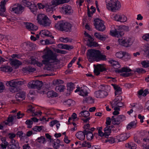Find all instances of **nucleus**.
<instances>
[{
  "label": "nucleus",
  "mask_w": 149,
  "mask_h": 149,
  "mask_svg": "<svg viewBox=\"0 0 149 149\" xmlns=\"http://www.w3.org/2000/svg\"><path fill=\"white\" fill-rule=\"evenodd\" d=\"M23 69L25 71L27 70L30 72H33L36 70V69L35 68L29 67L28 68H23Z\"/></svg>",
  "instance_id": "obj_52"
},
{
  "label": "nucleus",
  "mask_w": 149,
  "mask_h": 149,
  "mask_svg": "<svg viewBox=\"0 0 149 149\" xmlns=\"http://www.w3.org/2000/svg\"><path fill=\"white\" fill-rule=\"evenodd\" d=\"M24 8L21 5L18 4L16 6L13 8H12L11 11L15 13L19 14L22 13L23 11L24 10Z\"/></svg>",
  "instance_id": "obj_14"
},
{
  "label": "nucleus",
  "mask_w": 149,
  "mask_h": 149,
  "mask_svg": "<svg viewBox=\"0 0 149 149\" xmlns=\"http://www.w3.org/2000/svg\"><path fill=\"white\" fill-rule=\"evenodd\" d=\"M111 121H112L111 119L109 117L107 118L106 122L107 126L110 125Z\"/></svg>",
  "instance_id": "obj_59"
},
{
  "label": "nucleus",
  "mask_w": 149,
  "mask_h": 149,
  "mask_svg": "<svg viewBox=\"0 0 149 149\" xmlns=\"http://www.w3.org/2000/svg\"><path fill=\"white\" fill-rule=\"evenodd\" d=\"M52 17L55 20H59L61 18V15L56 16L55 15H53Z\"/></svg>",
  "instance_id": "obj_64"
},
{
  "label": "nucleus",
  "mask_w": 149,
  "mask_h": 149,
  "mask_svg": "<svg viewBox=\"0 0 149 149\" xmlns=\"http://www.w3.org/2000/svg\"><path fill=\"white\" fill-rule=\"evenodd\" d=\"M109 142L110 143H113L115 142V139L113 138H109L105 140V142Z\"/></svg>",
  "instance_id": "obj_54"
},
{
  "label": "nucleus",
  "mask_w": 149,
  "mask_h": 149,
  "mask_svg": "<svg viewBox=\"0 0 149 149\" xmlns=\"http://www.w3.org/2000/svg\"><path fill=\"white\" fill-rule=\"evenodd\" d=\"M40 35H43L46 36L51 37L52 38H53L54 37L52 36V33L49 31L47 30H42L40 33Z\"/></svg>",
  "instance_id": "obj_27"
},
{
  "label": "nucleus",
  "mask_w": 149,
  "mask_h": 149,
  "mask_svg": "<svg viewBox=\"0 0 149 149\" xmlns=\"http://www.w3.org/2000/svg\"><path fill=\"white\" fill-rule=\"evenodd\" d=\"M64 83L63 81L60 79H57L56 81H54V83L56 85H59L60 84H62Z\"/></svg>",
  "instance_id": "obj_56"
},
{
  "label": "nucleus",
  "mask_w": 149,
  "mask_h": 149,
  "mask_svg": "<svg viewBox=\"0 0 149 149\" xmlns=\"http://www.w3.org/2000/svg\"><path fill=\"white\" fill-rule=\"evenodd\" d=\"M75 135L81 141L84 140L85 137L84 130L83 132L79 131L77 132Z\"/></svg>",
  "instance_id": "obj_24"
},
{
  "label": "nucleus",
  "mask_w": 149,
  "mask_h": 149,
  "mask_svg": "<svg viewBox=\"0 0 149 149\" xmlns=\"http://www.w3.org/2000/svg\"><path fill=\"white\" fill-rule=\"evenodd\" d=\"M141 64L143 67L144 68H147L149 67V61H143L141 62Z\"/></svg>",
  "instance_id": "obj_49"
},
{
  "label": "nucleus",
  "mask_w": 149,
  "mask_h": 149,
  "mask_svg": "<svg viewBox=\"0 0 149 149\" xmlns=\"http://www.w3.org/2000/svg\"><path fill=\"white\" fill-rule=\"evenodd\" d=\"M136 72H137L138 73H144L146 72L145 70L142 68H138L136 69Z\"/></svg>",
  "instance_id": "obj_51"
},
{
  "label": "nucleus",
  "mask_w": 149,
  "mask_h": 149,
  "mask_svg": "<svg viewBox=\"0 0 149 149\" xmlns=\"http://www.w3.org/2000/svg\"><path fill=\"white\" fill-rule=\"evenodd\" d=\"M11 64L14 66L16 68H18L19 66L22 64L21 62L17 60H13L11 61Z\"/></svg>",
  "instance_id": "obj_29"
},
{
  "label": "nucleus",
  "mask_w": 149,
  "mask_h": 149,
  "mask_svg": "<svg viewBox=\"0 0 149 149\" xmlns=\"http://www.w3.org/2000/svg\"><path fill=\"white\" fill-rule=\"evenodd\" d=\"M62 10L64 11L66 14H71L73 13V10L71 6L69 5H64L61 7Z\"/></svg>",
  "instance_id": "obj_15"
},
{
  "label": "nucleus",
  "mask_w": 149,
  "mask_h": 149,
  "mask_svg": "<svg viewBox=\"0 0 149 149\" xmlns=\"http://www.w3.org/2000/svg\"><path fill=\"white\" fill-rule=\"evenodd\" d=\"M52 6H54V7H55L54 5H52L51 3V4H50V3L45 4V9L47 13H52L54 10V7Z\"/></svg>",
  "instance_id": "obj_25"
},
{
  "label": "nucleus",
  "mask_w": 149,
  "mask_h": 149,
  "mask_svg": "<svg viewBox=\"0 0 149 149\" xmlns=\"http://www.w3.org/2000/svg\"><path fill=\"white\" fill-rule=\"evenodd\" d=\"M70 1V0H52L51 3H52V5H54L55 6H56L60 4L68 3Z\"/></svg>",
  "instance_id": "obj_17"
},
{
  "label": "nucleus",
  "mask_w": 149,
  "mask_h": 149,
  "mask_svg": "<svg viewBox=\"0 0 149 149\" xmlns=\"http://www.w3.org/2000/svg\"><path fill=\"white\" fill-rule=\"evenodd\" d=\"M36 19L38 24L44 27L49 26L51 23V20L44 14L40 13L38 15Z\"/></svg>",
  "instance_id": "obj_4"
},
{
  "label": "nucleus",
  "mask_w": 149,
  "mask_h": 149,
  "mask_svg": "<svg viewBox=\"0 0 149 149\" xmlns=\"http://www.w3.org/2000/svg\"><path fill=\"white\" fill-rule=\"evenodd\" d=\"M90 113L89 111H83L80 112L79 114V116L80 117H87L90 115Z\"/></svg>",
  "instance_id": "obj_33"
},
{
  "label": "nucleus",
  "mask_w": 149,
  "mask_h": 149,
  "mask_svg": "<svg viewBox=\"0 0 149 149\" xmlns=\"http://www.w3.org/2000/svg\"><path fill=\"white\" fill-rule=\"evenodd\" d=\"M86 57L89 61H98L107 59L105 55L102 54L99 50L95 49L88 50L86 52Z\"/></svg>",
  "instance_id": "obj_1"
},
{
  "label": "nucleus",
  "mask_w": 149,
  "mask_h": 149,
  "mask_svg": "<svg viewBox=\"0 0 149 149\" xmlns=\"http://www.w3.org/2000/svg\"><path fill=\"white\" fill-rule=\"evenodd\" d=\"M74 85L73 84L70 83L68 84L67 86V89L69 91H72L74 88Z\"/></svg>",
  "instance_id": "obj_45"
},
{
  "label": "nucleus",
  "mask_w": 149,
  "mask_h": 149,
  "mask_svg": "<svg viewBox=\"0 0 149 149\" xmlns=\"http://www.w3.org/2000/svg\"><path fill=\"white\" fill-rule=\"evenodd\" d=\"M126 118V117L123 115L112 116L111 117L112 123L114 125H119L121 122L125 120Z\"/></svg>",
  "instance_id": "obj_7"
},
{
  "label": "nucleus",
  "mask_w": 149,
  "mask_h": 149,
  "mask_svg": "<svg viewBox=\"0 0 149 149\" xmlns=\"http://www.w3.org/2000/svg\"><path fill=\"white\" fill-rule=\"evenodd\" d=\"M10 82H12L10 81H7V84H8V85L10 87L9 89L10 91L12 93L17 92L18 91V89L17 87V86L14 84H13L14 85H13V86L10 85Z\"/></svg>",
  "instance_id": "obj_26"
},
{
  "label": "nucleus",
  "mask_w": 149,
  "mask_h": 149,
  "mask_svg": "<svg viewBox=\"0 0 149 149\" xmlns=\"http://www.w3.org/2000/svg\"><path fill=\"white\" fill-rule=\"evenodd\" d=\"M60 40L62 42H67L69 41V39L68 38H63L61 37L60 38Z\"/></svg>",
  "instance_id": "obj_60"
},
{
  "label": "nucleus",
  "mask_w": 149,
  "mask_h": 149,
  "mask_svg": "<svg viewBox=\"0 0 149 149\" xmlns=\"http://www.w3.org/2000/svg\"><path fill=\"white\" fill-rule=\"evenodd\" d=\"M65 88V86L63 85H58L56 86L55 89L57 91L61 92L64 91Z\"/></svg>",
  "instance_id": "obj_37"
},
{
  "label": "nucleus",
  "mask_w": 149,
  "mask_h": 149,
  "mask_svg": "<svg viewBox=\"0 0 149 149\" xmlns=\"http://www.w3.org/2000/svg\"><path fill=\"white\" fill-rule=\"evenodd\" d=\"M25 26L29 31H36L38 29L37 26L31 23H26L25 24Z\"/></svg>",
  "instance_id": "obj_20"
},
{
  "label": "nucleus",
  "mask_w": 149,
  "mask_h": 149,
  "mask_svg": "<svg viewBox=\"0 0 149 149\" xmlns=\"http://www.w3.org/2000/svg\"><path fill=\"white\" fill-rule=\"evenodd\" d=\"M72 25L70 23L64 21H60L55 24V28L61 31L70 32Z\"/></svg>",
  "instance_id": "obj_3"
},
{
  "label": "nucleus",
  "mask_w": 149,
  "mask_h": 149,
  "mask_svg": "<svg viewBox=\"0 0 149 149\" xmlns=\"http://www.w3.org/2000/svg\"><path fill=\"white\" fill-rule=\"evenodd\" d=\"M25 93L23 92L17 93L15 95V98L18 101L23 100L25 99Z\"/></svg>",
  "instance_id": "obj_19"
},
{
  "label": "nucleus",
  "mask_w": 149,
  "mask_h": 149,
  "mask_svg": "<svg viewBox=\"0 0 149 149\" xmlns=\"http://www.w3.org/2000/svg\"><path fill=\"white\" fill-rule=\"evenodd\" d=\"M94 36L96 38L101 40H105L106 39L105 35L100 34V33H95Z\"/></svg>",
  "instance_id": "obj_31"
},
{
  "label": "nucleus",
  "mask_w": 149,
  "mask_h": 149,
  "mask_svg": "<svg viewBox=\"0 0 149 149\" xmlns=\"http://www.w3.org/2000/svg\"><path fill=\"white\" fill-rule=\"evenodd\" d=\"M17 135L19 136V137L21 139L25 137L26 136L25 133H24L22 131H18L17 133Z\"/></svg>",
  "instance_id": "obj_48"
},
{
  "label": "nucleus",
  "mask_w": 149,
  "mask_h": 149,
  "mask_svg": "<svg viewBox=\"0 0 149 149\" xmlns=\"http://www.w3.org/2000/svg\"><path fill=\"white\" fill-rule=\"evenodd\" d=\"M0 70L5 72H11L13 70L12 68L8 65H2L0 67Z\"/></svg>",
  "instance_id": "obj_22"
},
{
  "label": "nucleus",
  "mask_w": 149,
  "mask_h": 149,
  "mask_svg": "<svg viewBox=\"0 0 149 149\" xmlns=\"http://www.w3.org/2000/svg\"><path fill=\"white\" fill-rule=\"evenodd\" d=\"M107 0L106 1V5L107 8L109 10L115 11L118 10L121 7L120 3L118 0H110L108 3L107 2Z\"/></svg>",
  "instance_id": "obj_5"
},
{
  "label": "nucleus",
  "mask_w": 149,
  "mask_h": 149,
  "mask_svg": "<svg viewBox=\"0 0 149 149\" xmlns=\"http://www.w3.org/2000/svg\"><path fill=\"white\" fill-rule=\"evenodd\" d=\"M94 25L96 29L100 31H103L106 29L103 21L99 19H96L94 20Z\"/></svg>",
  "instance_id": "obj_6"
},
{
  "label": "nucleus",
  "mask_w": 149,
  "mask_h": 149,
  "mask_svg": "<svg viewBox=\"0 0 149 149\" xmlns=\"http://www.w3.org/2000/svg\"><path fill=\"white\" fill-rule=\"evenodd\" d=\"M37 141L40 143H43L45 141V138L43 136L38 138L37 139Z\"/></svg>",
  "instance_id": "obj_55"
},
{
  "label": "nucleus",
  "mask_w": 149,
  "mask_h": 149,
  "mask_svg": "<svg viewBox=\"0 0 149 149\" xmlns=\"http://www.w3.org/2000/svg\"><path fill=\"white\" fill-rule=\"evenodd\" d=\"M129 137L128 134L124 133L117 136L116 139L118 140V142L123 141L127 139Z\"/></svg>",
  "instance_id": "obj_16"
},
{
  "label": "nucleus",
  "mask_w": 149,
  "mask_h": 149,
  "mask_svg": "<svg viewBox=\"0 0 149 149\" xmlns=\"http://www.w3.org/2000/svg\"><path fill=\"white\" fill-rule=\"evenodd\" d=\"M94 102V100L91 97H88L85 98L83 100V103L86 102L89 104H92Z\"/></svg>",
  "instance_id": "obj_34"
},
{
  "label": "nucleus",
  "mask_w": 149,
  "mask_h": 149,
  "mask_svg": "<svg viewBox=\"0 0 149 149\" xmlns=\"http://www.w3.org/2000/svg\"><path fill=\"white\" fill-rule=\"evenodd\" d=\"M58 47L61 49H65L68 50H70L73 48L72 46H69L67 45H63V44H59L58 45Z\"/></svg>",
  "instance_id": "obj_28"
},
{
  "label": "nucleus",
  "mask_w": 149,
  "mask_h": 149,
  "mask_svg": "<svg viewBox=\"0 0 149 149\" xmlns=\"http://www.w3.org/2000/svg\"><path fill=\"white\" fill-rule=\"evenodd\" d=\"M125 54H123V58L124 60L125 61H127L128 60H129L131 58V56L128 53L124 52Z\"/></svg>",
  "instance_id": "obj_39"
},
{
  "label": "nucleus",
  "mask_w": 149,
  "mask_h": 149,
  "mask_svg": "<svg viewBox=\"0 0 149 149\" xmlns=\"http://www.w3.org/2000/svg\"><path fill=\"white\" fill-rule=\"evenodd\" d=\"M43 128V127L42 126H35L33 128V130L35 132H40L42 130Z\"/></svg>",
  "instance_id": "obj_42"
},
{
  "label": "nucleus",
  "mask_w": 149,
  "mask_h": 149,
  "mask_svg": "<svg viewBox=\"0 0 149 149\" xmlns=\"http://www.w3.org/2000/svg\"><path fill=\"white\" fill-rule=\"evenodd\" d=\"M0 15L1 16H3L5 14L6 8L5 6H1L0 5Z\"/></svg>",
  "instance_id": "obj_44"
},
{
  "label": "nucleus",
  "mask_w": 149,
  "mask_h": 149,
  "mask_svg": "<svg viewBox=\"0 0 149 149\" xmlns=\"http://www.w3.org/2000/svg\"><path fill=\"white\" fill-rule=\"evenodd\" d=\"M95 94L97 98H103L107 96L108 95V93L104 89L103 90H100L96 91L95 93Z\"/></svg>",
  "instance_id": "obj_12"
},
{
  "label": "nucleus",
  "mask_w": 149,
  "mask_h": 149,
  "mask_svg": "<svg viewBox=\"0 0 149 149\" xmlns=\"http://www.w3.org/2000/svg\"><path fill=\"white\" fill-rule=\"evenodd\" d=\"M16 116H12L11 115H10L7 120L4 122L3 123H5V124L6 125H8L9 126L12 125L13 124V121L14 119V118H15Z\"/></svg>",
  "instance_id": "obj_21"
},
{
  "label": "nucleus",
  "mask_w": 149,
  "mask_h": 149,
  "mask_svg": "<svg viewBox=\"0 0 149 149\" xmlns=\"http://www.w3.org/2000/svg\"><path fill=\"white\" fill-rule=\"evenodd\" d=\"M43 83L41 81H33L28 83V86L31 88L39 89L42 86Z\"/></svg>",
  "instance_id": "obj_8"
},
{
  "label": "nucleus",
  "mask_w": 149,
  "mask_h": 149,
  "mask_svg": "<svg viewBox=\"0 0 149 149\" xmlns=\"http://www.w3.org/2000/svg\"><path fill=\"white\" fill-rule=\"evenodd\" d=\"M119 41L121 45L126 47H130L133 43L132 39L131 38L123 40L119 39Z\"/></svg>",
  "instance_id": "obj_11"
},
{
  "label": "nucleus",
  "mask_w": 149,
  "mask_h": 149,
  "mask_svg": "<svg viewBox=\"0 0 149 149\" xmlns=\"http://www.w3.org/2000/svg\"><path fill=\"white\" fill-rule=\"evenodd\" d=\"M88 88L86 86H83L81 88L79 95L83 96H86L88 95V92L87 90Z\"/></svg>",
  "instance_id": "obj_23"
},
{
  "label": "nucleus",
  "mask_w": 149,
  "mask_h": 149,
  "mask_svg": "<svg viewBox=\"0 0 149 149\" xmlns=\"http://www.w3.org/2000/svg\"><path fill=\"white\" fill-rule=\"evenodd\" d=\"M96 11V9H94V10H92L91 12L90 11L89 8H88V17H91L93 14Z\"/></svg>",
  "instance_id": "obj_53"
},
{
  "label": "nucleus",
  "mask_w": 149,
  "mask_h": 149,
  "mask_svg": "<svg viewBox=\"0 0 149 149\" xmlns=\"http://www.w3.org/2000/svg\"><path fill=\"white\" fill-rule=\"evenodd\" d=\"M105 137L106 138L109 135L111 132V130L109 128L108 126H107L104 129Z\"/></svg>",
  "instance_id": "obj_35"
},
{
  "label": "nucleus",
  "mask_w": 149,
  "mask_h": 149,
  "mask_svg": "<svg viewBox=\"0 0 149 149\" xmlns=\"http://www.w3.org/2000/svg\"><path fill=\"white\" fill-rule=\"evenodd\" d=\"M55 51L56 52L58 53H60L63 54H65L66 53V51L64 50H62L59 49H56Z\"/></svg>",
  "instance_id": "obj_58"
},
{
  "label": "nucleus",
  "mask_w": 149,
  "mask_h": 149,
  "mask_svg": "<svg viewBox=\"0 0 149 149\" xmlns=\"http://www.w3.org/2000/svg\"><path fill=\"white\" fill-rule=\"evenodd\" d=\"M5 88L3 83L0 81V93L2 92Z\"/></svg>",
  "instance_id": "obj_57"
},
{
  "label": "nucleus",
  "mask_w": 149,
  "mask_h": 149,
  "mask_svg": "<svg viewBox=\"0 0 149 149\" xmlns=\"http://www.w3.org/2000/svg\"><path fill=\"white\" fill-rule=\"evenodd\" d=\"M42 57L43 59L42 61V63L46 65H51L52 63L57 62L59 61L57 58L56 54L54 53L50 49L48 50Z\"/></svg>",
  "instance_id": "obj_2"
},
{
  "label": "nucleus",
  "mask_w": 149,
  "mask_h": 149,
  "mask_svg": "<svg viewBox=\"0 0 149 149\" xmlns=\"http://www.w3.org/2000/svg\"><path fill=\"white\" fill-rule=\"evenodd\" d=\"M87 36L89 38L88 40L87 45L88 47H91L92 46L96 47L98 45V44L96 42H93L94 39L89 34H87Z\"/></svg>",
  "instance_id": "obj_18"
},
{
  "label": "nucleus",
  "mask_w": 149,
  "mask_h": 149,
  "mask_svg": "<svg viewBox=\"0 0 149 149\" xmlns=\"http://www.w3.org/2000/svg\"><path fill=\"white\" fill-rule=\"evenodd\" d=\"M82 147H87L88 148H90L91 147V143L86 141H84L82 144L81 145Z\"/></svg>",
  "instance_id": "obj_46"
},
{
  "label": "nucleus",
  "mask_w": 149,
  "mask_h": 149,
  "mask_svg": "<svg viewBox=\"0 0 149 149\" xmlns=\"http://www.w3.org/2000/svg\"><path fill=\"white\" fill-rule=\"evenodd\" d=\"M119 102H116L114 100L112 102H111V105L112 108L114 107H115L117 106L118 105Z\"/></svg>",
  "instance_id": "obj_61"
},
{
  "label": "nucleus",
  "mask_w": 149,
  "mask_h": 149,
  "mask_svg": "<svg viewBox=\"0 0 149 149\" xmlns=\"http://www.w3.org/2000/svg\"><path fill=\"white\" fill-rule=\"evenodd\" d=\"M10 81L12 82L10 83V85L13 86V84H14L17 87L26 83V81L22 79H17Z\"/></svg>",
  "instance_id": "obj_13"
},
{
  "label": "nucleus",
  "mask_w": 149,
  "mask_h": 149,
  "mask_svg": "<svg viewBox=\"0 0 149 149\" xmlns=\"http://www.w3.org/2000/svg\"><path fill=\"white\" fill-rule=\"evenodd\" d=\"M84 132L85 133V135H86V137L88 140H91L93 139V135L91 132L86 130H84Z\"/></svg>",
  "instance_id": "obj_30"
},
{
  "label": "nucleus",
  "mask_w": 149,
  "mask_h": 149,
  "mask_svg": "<svg viewBox=\"0 0 149 149\" xmlns=\"http://www.w3.org/2000/svg\"><path fill=\"white\" fill-rule=\"evenodd\" d=\"M110 32L112 36L117 38L122 37L124 34L123 30L120 29H115L114 30L110 31Z\"/></svg>",
  "instance_id": "obj_10"
},
{
  "label": "nucleus",
  "mask_w": 149,
  "mask_h": 149,
  "mask_svg": "<svg viewBox=\"0 0 149 149\" xmlns=\"http://www.w3.org/2000/svg\"><path fill=\"white\" fill-rule=\"evenodd\" d=\"M131 71V69L127 67H123L120 69H119L117 71L118 73H122L124 72H129Z\"/></svg>",
  "instance_id": "obj_36"
},
{
  "label": "nucleus",
  "mask_w": 149,
  "mask_h": 149,
  "mask_svg": "<svg viewBox=\"0 0 149 149\" xmlns=\"http://www.w3.org/2000/svg\"><path fill=\"white\" fill-rule=\"evenodd\" d=\"M31 11L34 14H36V11L37 10V7L34 4H33L31 7L30 8Z\"/></svg>",
  "instance_id": "obj_43"
},
{
  "label": "nucleus",
  "mask_w": 149,
  "mask_h": 149,
  "mask_svg": "<svg viewBox=\"0 0 149 149\" xmlns=\"http://www.w3.org/2000/svg\"><path fill=\"white\" fill-rule=\"evenodd\" d=\"M127 19L126 17L123 15H120V17L119 19V21L124 22L127 20Z\"/></svg>",
  "instance_id": "obj_47"
},
{
  "label": "nucleus",
  "mask_w": 149,
  "mask_h": 149,
  "mask_svg": "<svg viewBox=\"0 0 149 149\" xmlns=\"http://www.w3.org/2000/svg\"><path fill=\"white\" fill-rule=\"evenodd\" d=\"M124 54H125L124 52L120 51L116 53L115 55L117 58H123Z\"/></svg>",
  "instance_id": "obj_41"
},
{
  "label": "nucleus",
  "mask_w": 149,
  "mask_h": 149,
  "mask_svg": "<svg viewBox=\"0 0 149 149\" xmlns=\"http://www.w3.org/2000/svg\"><path fill=\"white\" fill-rule=\"evenodd\" d=\"M23 3V5L25 6L28 7L30 8L31 7L33 4H32L31 2L28 1L26 0H23L22 2Z\"/></svg>",
  "instance_id": "obj_40"
},
{
  "label": "nucleus",
  "mask_w": 149,
  "mask_h": 149,
  "mask_svg": "<svg viewBox=\"0 0 149 149\" xmlns=\"http://www.w3.org/2000/svg\"><path fill=\"white\" fill-rule=\"evenodd\" d=\"M4 140V144H1V146L2 148L3 149H6V148L8 144V142L6 141L4 139L2 138L1 139V141H3V140Z\"/></svg>",
  "instance_id": "obj_50"
},
{
  "label": "nucleus",
  "mask_w": 149,
  "mask_h": 149,
  "mask_svg": "<svg viewBox=\"0 0 149 149\" xmlns=\"http://www.w3.org/2000/svg\"><path fill=\"white\" fill-rule=\"evenodd\" d=\"M37 5L39 9H42L44 8H45V4L43 5L41 3H38Z\"/></svg>",
  "instance_id": "obj_63"
},
{
  "label": "nucleus",
  "mask_w": 149,
  "mask_h": 149,
  "mask_svg": "<svg viewBox=\"0 0 149 149\" xmlns=\"http://www.w3.org/2000/svg\"><path fill=\"white\" fill-rule=\"evenodd\" d=\"M104 65V64H98L96 65H94V72L95 74L98 76L100 74V72H102L106 70V69L105 68Z\"/></svg>",
  "instance_id": "obj_9"
},
{
  "label": "nucleus",
  "mask_w": 149,
  "mask_h": 149,
  "mask_svg": "<svg viewBox=\"0 0 149 149\" xmlns=\"http://www.w3.org/2000/svg\"><path fill=\"white\" fill-rule=\"evenodd\" d=\"M142 38L145 40H146L147 41H149V33L145 34L144 35L143 37Z\"/></svg>",
  "instance_id": "obj_62"
},
{
  "label": "nucleus",
  "mask_w": 149,
  "mask_h": 149,
  "mask_svg": "<svg viewBox=\"0 0 149 149\" xmlns=\"http://www.w3.org/2000/svg\"><path fill=\"white\" fill-rule=\"evenodd\" d=\"M111 63L114 68H119V65L118 62L112 60L111 61Z\"/></svg>",
  "instance_id": "obj_38"
},
{
  "label": "nucleus",
  "mask_w": 149,
  "mask_h": 149,
  "mask_svg": "<svg viewBox=\"0 0 149 149\" xmlns=\"http://www.w3.org/2000/svg\"><path fill=\"white\" fill-rule=\"evenodd\" d=\"M47 94L49 97H56L58 96V94L53 91H48Z\"/></svg>",
  "instance_id": "obj_32"
}]
</instances>
